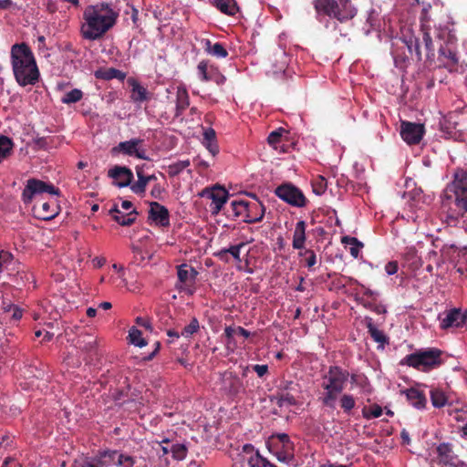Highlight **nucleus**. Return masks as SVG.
I'll use <instances>...</instances> for the list:
<instances>
[{
	"label": "nucleus",
	"mask_w": 467,
	"mask_h": 467,
	"mask_svg": "<svg viewBox=\"0 0 467 467\" xmlns=\"http://www.w3.org/2000/svg\"><path fill=\"white\" fill-rule=\"evenodd\" d=\"M118 14L108 4H97L86 7L81 34L85 39L96 40L101 37L116 23Z\"/></svg>",
	"instance_id": "f257e3e1"
},
{
	"label": "nucleus",
	"mask_w": 467,
	"mask_h": 467,
	"mask_svg": "<svg viewBox=\"0 0 467 467\" xmlns=\"http://www.w3.org/2000/svg\"><path fill=\"white\" fill-rule=\"evenodd\" d=\"M442 209L448 213L447 221L454 223L467 213V171L458 170L453 181L447 185L442 195Z\"/></svg>",
	"instance_id": "f03ea898"
},
{
	"label": "nucleus",
	"mask_w": 467,
	"mask_h": 467,
	"mask_svg": "<svg viewBox=\"0 0 467 467\" xmlns=\"http://www.w3.org/2000/svg\"><path fill=\"white\" fill-rule=\"evenodd\" d=\"M11 63L15 78L20 86H33L38 81L40 74L35 57L26 44L12 47Z\"/></svg>",
	"instance_id": "7ed1b4c3"
},
{
	"label": "nucleus",
	"mask_w": 467,
	"mask_h": 467,
	"mask_svg": "<svg viewBox=\"0 0 467 467\" xmlns=\"http://www.w3.org/2000/svg\"><path fill=\"white\" fill-rule=\"evenodd\" d=\"M349 373L337 367H330L328 371L322 378L321 386L325 390L322 397V403L329 408H335L337 396L345 388Z\"/></svg>",
	"instance_id": "20e7f679"
},
{
	"label": "nucleus",
	"mask_w": 467,
	"mask_h": 467,
	"mask_svg": "<svg viewBox=\"0 0 467 467\" xmlns=\"http://www.w3.org/2000/svg\"><path fill=\"white\" fill-rule=\"evenodd\" d=\"M315 7L317 13L323 12L341 22L351 19L356 15V9L349 0H317Z\"/></svg>",
	"instance_id": "39448f33"
},
{
	"label": "nucleus",
	"mask_w": 467,
	"mask_h": 467,
	"mask_svg": "<svg viewBox=\"0 0 467 467\" xmlns=\"http://www.w3.org/2000/svg\"><path fill=\"white\" fill-rule=\"evenodd\" d=\"M228 210L229 215L239 217L245 215V222H260L265 214V207L260 202L249 203L245 201H233Z\"/></svg>",
	"instance_id": "423d86ee"
},
{
	"label": "nucleus",
	"mask_w": 467,
	"mask_h": 467,
	"mask_svg": "<svg viewBox=\"0 0 467 467\" xmlns=\"http://www.w3.org/2000/svg\"><path fill=\"white\" fill-rule=\"evenodd\" d=\"M406 363L421 371H428L441 364V351L429 349L410 354L406 357Z\"/></svg>",
	"instance_id": "0eeeda50"
},
{
	"label": "nucleus",
	"mask_w": 467,
	"mask_h": 467,
	"mask_svg": "<svg viewBox=\"0 0 467 467\" xmlns=\"http://www.w3.org/2000/svg\"><path fill=\"white\" fill-rule=\"evenodd\" d=\"M42 193H49L51 195H59V190L53 184L45 182L37 179H29L22 192V200L25 203H30L33 199Z\"/></svg>",
	"instance_id": "6e6552de"
},
{
	"label": "nucleus",
	"mask_w": 467,
	"mask_h": 467,
	"mask_svg": "<svg viewBox=\"0 0 467 467\" xmlns=\"http://www.w3.org/2000/svg\"><path fill=\"white\" fill-rule=\"evenodd\" d=\"M275 194L285 202L296 206L304 207L306 200L303 192L291 184H283L275 191Z\"/></svg>",
	"instance_id": "1a4fd4ad"
},
{
	"label": "nucleus",
	"mask_w": 467,
	"mask_h": 467,
	"mask_svg": "<svg viewBox=\"0 0 467 467\" xmlns=\"http://www.w3.org/2000/svg\"><path fill=\"white\" fill-rule=\"evenodd\" d=\"M202 197L212 200L211 211L213 214H218L228 200V192L220 185L212 188H205L200 193Z\"/></svg>",
	"instance_id": "9d476101"
},
{
	"label": "nucleus",
	"mask_w": 467,
	"mask_h": 467,
	"mask_svg": "<svg viewBox=\"0 0 467 467\" xmlns=\"http://www.w3.org/2000/svg\"><path fill=\"white\" fill-rule=\"evenodd\" d=\"M424 132V126L420 123L410 121L401 122L400 136L409 145L418 144L421 140Z\"/></svg>",
	"instance_id": "9b49d317"
},
{
	"label": "nucleus",
	"mask_w": 467,
	"mask_h": 467,
	"mask_svg": "<svg viewBox=\"0 0 467 467\" xmlns=\"http://www.w3.org/2000/svg\"><path fill=\"white\" fill-rule=\"evenodd\" d=\"M177 274L179 280L177 287L180 290H183L192 295L193 293L195 279L198 275L197 271L188 265H182L178 267Z\"/></svg>",
	"instance_id": "f8f14e48"
},
{
	"label": "nucleus",
	"mask_w": 467,
	"mask_h": 467,
	"mask_svg": "<svg viewBox=\"0 0 467 467\" xmlns=\"http://www.w3.org/2000/svg\"><path fill=\"white\" fill-rule=\"evenodd\" d=\"M441 329L459 327L465 323L466 315L460 308H451L439 315Z\"/></svg>",
	"instance_id": "ddd939ff"
},
{
	"label": "nucleus",
	"mask_w": 467,
	"mask_h": 467,
	"mask_svg": "<svg viewBox=\"0 0 467 467\" xmlns=\"http://www.w3.org/2000/svg\"><path fill=\"white\" fill-rule=\"evenodd\" d=\"M222 389L230 396H236L244 390L242 379L231 371H225L221 378Z\"/></svg>",
	"instance_id": "4468645a"
},
{
	"label": "nucleus",
	"mask_w": 467,
	"mask_h": 467,
	"mask_svg": "<svg viewBox=\"0 0 467 467\" xmlns=\"http://www.w3.org/2000/svg\"><path fill=\"white\" fill-rule=\"evenodd\" d=\"M142 142V140L132 139L130 140L119 143L117 149L126 155L135 156L141 160H147L146 151L141 148Z\"/></svg>",
	"instance_id": "2eb2a0df"
},
{
	"label": "nucleus",
	"mask_w": 467,
	"mask_h": 467,
	"mask_svg": "<svg viewBox=\"0 0 467 467\" xmlns=\"http://www.w3.org/2000/svg\"><path fill=\"white\" fill-rule=\"evenodd\" d=\"M150 219L161 226H167L170 223L168 210L156 202L150 203Z\"/></svg>",
	"instance_id": "dca6fc26"
},
{
	"label": "nucleus",
	"mask_w": 467,
	"mask_h": 467,
	"mask_svg": "<svg viewBox=\"0 0 467 467\" xmlns=\"http://www.w3.org/2000/svg\"><path fill=\"white\" fill-rule=\"evenodd\" d=\"M109 176L116 181V184L119 187H126L130 185L133 177L132 172L125 168L116 166L109 171Z\"/></svg>",
	"instance_id": "f3484780"
},
{
	"label": "nucleus",
	"mask_w": 467,
	"mask_h": 467,
	"mask_svg": "<svg viewBox=\"0 0 467 467\" xmlns=\"http://www.w3.org/2000/svg\"><path fill=\"white\" fill-rule=\"evenodd\" d=\"M441 130L448 139L459 140L461 134L457 130V122L454 120L453 115L444 117L440 122Z\"/></svg>",
	"instance_id": "a211bd4d"
},
{
	"label": "nucleus",
	"mask_w": 467,
	"mask_h": 467,
	"mask_svg": "<svg viewBox=\"0 0 467 467\" xmlns=\"http://www.w3.org/2000/svg\"><path fill=\"white\" fill-rule=\"evenodd\" d=\"M306 224L305 221H299L296 223L294 233H293V241L292 246L294 249L302 250L305 248L306 240Z\"/></svg>",
	"instance_id": "6ab92c4d"
},
{
	"label": "nucleus",
	"mask_w": 467,
	"mask_h": 467,
	"mask_svg": "<svg viewBox=\"0 0 467 467\" xmlns=\"http://www.w3.org/2000/svg\"><path fill=\"white\" fill-rule=\"evenodd\" d=\"M437 453L441 463L451 466L457 465L458 460L453 455L451 445L446 443L441 444L437 448Z\"/></svg>",
	"instance_id": "aec40b11"
},
{
	"label": "nucleus",
	"mask_w": 467,
	"mask_h": 467,
	"mask_svg": "<svg viewBox=\"0 0 467 467\" xmlns=\"http://www.w3.org/2000/svg\"><path fill=\"white\" fill-rule=\"evenodd\" d=\"M454 40V36L449 34L447 46L441 47L439 50L440 57L448 60L446 64L447 67H455L458 64V57L455 51L449 47L450 45L453 44Z\"/></svg>",
	"instance_id": "412c9836"
},
{
	"label": "nucleus",
	"mask_w": 467,
	"mask_h": 467,
	"mask_svg": "<svg viewBox=\"0 0 467 467\" xmlns=\"http://www.w3.org/2000/svg\"><path fill=\"white\" fill-rule=\"evenodd\" d=\"M401 393L406 395L407 400L413 407L417 409H422L425 407L426 398L418 389L411 388L402 390Z\"/></svg>",
	"instance_id": "4be33fe9"
},
{
	"label": "nucleus",
	"mask_w": 467,
	"mask_h": 467,
	"mask_svg": "<svg viewBox=\"0 0 467 467\" xmlns=\"http://www.w3.org/2000/svg\"><path fill=\"white\" fill-rule=\"evenodd\" d=\"M189 105L190 99L187 89L182 86H179L176 91V116L182 115Z\"/></svg>",
	"instance_id": "5701e85b"
},
{
	"label": "nucleus",
	"mask_w": 467,
	"mask_h": 467,
	"mask_svg": "<svg viewBox=\"0 0 467 467\" xmlns=\"http://www.w3.org/2000/svg\"><path fill=\"white\" fill-rule=\"evenodd\" d=\"M114 454H117V451H105L93 458V460L98 467L116 466V458Z\"/></svg>",
	"instance_id": "b1692460"
},
{
	"label": "nucleus",
	"mask_w": 467,
	"mask_h": 467,
	"mask_svg": "<svg viewBox=\"0 0 467 467\" xmlns=\"http://www.w3.org/2000/svg\"><path fill=\"white\" fill-rule=\"evenodd\" d=\"M214 5L223 14L234 16L238 8L234 0H215Z\"/></svg>",
	"instance_id": "393cba45"
},
{
	"label": "nucleus",
	"mask_w": 467,
	"mask_h": 467,
	"mask_svg": "<svg viewBox=\"0 0 467 467\" xmlns=\"http://www.w3.org/2000/svg\"><path fill=\"white\" fill-rule=\"evenodd\" d=\"M402 43L407 47L408 51L410 55L415 53L417 59H421V54L420 51V42L416 36L412 35L410 36H406L402 39Z\"/></svg>",
	"instance_id": "a878e982"
},
{
	"label": "nucleus",
	"mask_w": 467,
	"mask_h": 467,
	"mask_svg": "<svg viewBox=\"0 0 467 467\" xmlns=\"http://www.w3.org/2000/svg\"><path fill=\"white\" fill-rule=\"evenodd\" d=\"M205 44V50L210 55L219 58H224L227 57L228 52L221 43L212 44L210 40H206Z\"/></svg>",
	"instance_id": "bb28decb"
},
{
	"label": "nucleus",
	"mask_w": 467,
	"mask_h": 467,
	"mask_svg": "<svg viewBox=\"0 0 467 467\" xmlns=\"http://www.w3.org/2000/svg\"><path fill=\"white\" fill-rule=\"evenodd\" d=\"M138 181L130 186L131 191L136 194L143 193L149 183V178L143 174L142 169H137Z\"/></svg>",
	"instance_id": "cd10ccee"
},
{
	"label": "nucleus",
	"mask_w": 467,
	"mask_h": 467,
	"mask_svg": "<svg viewBox=\"0 0 467 467\" xmlns=\"http://www.w3.org/2000/svg\"><path fill=\"white\" fill-rule=\"evenodd\" d=\"M40 208V216L43 220H50L58 213L55 202H45L41 204Z\"/></svg>",
	"instance_id": "c85d7f7f"
},
{
	"label": "nucleus",
	"mask_w": 467,
	"mask_h": 467,
	"mask_svg": "<svg viewBox=\"0 0 467 467\" xmlns=\"http://www.w3.org/2000/svg\"><path fill=\"white\" fill-rule=\"evenodd\" d=\"M198 75L203 81H209L213 79V74L215 69L213 67H209L206 61H201L197 67Z\"/></svg>",
	"instance_id": "c756f323"
},
{
	"label": "nucleus",
	"mask_w": 467,
	"mask_h": 467,
	"mask_svg": "<svg viewBox=\"0 0 467 467\" xmlns=\"http://www.w3.org/2000/svg\"><path fill=\"white\" fill-rule=\"evenodd\" d=\"M13 147L14 143L11 139L0 136V162L11 154Z\"/></svg>",
	"instance_id": "7c9ffc66"
},
{
	"label": "nucleus",
	"mask_w": 467,
	"mask_h": 467,
	"mask_svg": "<svg viewBox=\"0 0 467 467\" xmlns=\"http://www.w3.org/2000/svg\"><path fill=\"white\" fill-rule=\"evenodd\" d=\"M83 98V92L78 88L71 89L70 91L66 92L62 98L60 99V101L63 104H73L77 103L79 100H81Z\"/></svg>",
	"instance_id": "2f4dec72"
},
{
	"label": "nucleus",
	"mask_w": 467,
	"mask_h": 467,
	"mask_svg": "<svg viewBox=\"0 0 467 467\" xmlns=\"http://www.w3.org/2000/svg\"><path fill=\"white\" fill-rule=\"evenodd\" d=\"M131 99L135 102H143L148 99L147 89L137 82L132 84Z\"/></svg>",
	"instance_id": "473e14b6"
},
{
	"label": "nucleus",
	"mask_w": 467,
	"mask_h": 467,
	"mask_svg": "<svg viewBox=\"0 0 467 467\" xmlns=\"http://www.w3.org/2000/svg\"><path fill=\"white\" fill-rule=\"evenodd\" d=\"M110 213L112 214L114 220L121 225H130L135 220V217L131 213L123 214L117 208L111 209Z\"/></svg>",
	"instance_id": "72a5a7b5"
},
{
	"label": "nucleus",
	"mask_w": 467,
	"mask_h": 467,
	"mask_svg": "<svg viewBox=\"0 0 467 467\" xmlns=\"http://www.w3.org/2000/svg\"><path fill=\"white\" fill-rule=\"evenodd\" d=\"M116 458L117 467H133L136 460L134 457L117 451V454H114Z\"/></svg>",
	"instance_id": "f704fd0d"
},
{
	"label": "nucleus",
	"mask_w": 467,
	"mask_h": 467,
	"mask_svg": "<svg viewBox=\"0 0 467 467\" xmlns=\"http://www.w3.org/2000/svg\"><path fill=\"white\" fill-rule=\"evenodd\" d=\"M129 339L130 343L139 348H142L147 345L146 340L142 337L141 332L134 327L129 331Z\"/></svg>",
	"instance_id": "c9c22d12"
},
{
	"label": "nucleus",
	"mask_w": 467,
	"mask_h": 467,
	"mask_svg": "<svg viewBox=\"0 0 467 467\" xmlns=\"http://www.w3.org/2000/svg\"><path fill=\"white\" fill-rule=\"evenodd\" d=\"M190 166L189 160H182L168 166L167 172L170 176L174 177L180 174L184 169Z\"/></svg>",
	"instance_id": "e433bc0d"
},
{
	"label": "nucleus",
	"mask_w": 467,
	"mask_h": 467,
	"mask_svg": "<svg viewBox=\"0 0 467 467\" xmlns=\"http://www.w3.org/2000/svg\"><path fill=\"white\" fill-rule=\"evenodd\" d=\"M431 400L432 405L436 408H441L447 402V398L444 392L437 389L431 390Z\"/></svg>",
	"instance_id": "4c0bfd02"
},
{
	"label": "nucleus",
	"mask_w": 467,
	"mask_h": 467,
	"mask_svg": "<svg viewBox=\"0 0 467 467\" xmlns=\"http://www.w3.org/2000/svg\"><path fill=\"white\" fill-rule=\"evenodd\" d=\"M78 345L85 351H92L97 347V338L92 335H86L78 340Z\"/></svg>",
	"instance_id": "58836bf2"
},
{
	"label": "nucleus",
	"mask_w": 467,
	"mask_h": 467,
	"mask_svg": "<svg viewBox=\"0 0 467 467\" xmlns=\"http://www.w3.org/2000/svg\"><path fill=\"white\" fill-rule=\"evenodd\" d=\"M362 414L363 417L368 420L379 418L382 414V408L378 404H373L371 406L363 408Z\"/></svg>",
	"instance_id": "ea45409f"
},
{
	"label": "nucleus",
	"mask_w": 467,
	"mask_h": 467,
	"mask_svg": "<svg viewBox=\"0 0 467 467\" xmlns=\"http://www.w3.org/2000/svg\"><path fill=\"white\" fill-rule=\"evenodd\" d=\"M404 258L413 267H419L420 265V259L418 255L417 250L414 247H407L404 254Z\"/></svg>",
	"instance_id": "a19ab883"
},
{
	"label": "nucleus",
	"mask_w": 467,
	"mask_h": 467,
	"mask_svg": "<svg viewBox=\"0 0 467 467\" xmlns=\"http://www.w3.org/2000/svg\"><path fill=\"white\" fill-rule=\"evenodd\" d=\"M249 467H275L271 464L266 459L263 458L258 453L251 456L248 461Z\"/></svg>",
	"instance_id": "79ce46f5"
},
{
	"label": "nucleus",
	"mask_w": 467,
	"mask_h": 467,
	"mask_svg": "<svg viewBox=\"0 0 467 467\" xmlns=\"http://www.w3.org/2000/svg\"><path fill=\"white\" fill-rule=\"evenodd\" d=\"M313 192L317 195H321L325 192L327 187V179L323 176H317L312 182Z\"/></svg>",
	"instance_id": "37998d69"
},
{
	"label": "nucleus",
	"mask_w": 467,
	"mask_h": 467,
	"mask_svg": "<svg viewBox=\"0 0 467 467\" xmlns=\"http://www.w3.org/2000/svg\"><path fill=\"white\" fill-rule=\"evenodd\" d=\"M172 457L177 461L183 460L187 455V448L185 445L181 443H176L171 446V449Z\"/></svg>",
	"instance_id": "c03bdc74"
},
{
	"label": "nucleus",
	"mask_w": 467,
	"mask_h": 467,
	"mask_svg": "<svg viewBox=\"0 0 467 467\" xmlns=\"http://www.w3.org/2000/svg\"><path fill=\"white\" fill-rule=\"evenodd\" d=\"M199 329V322L196 318H192L189 325H187L182 331L181 332V336L183 337H190L194 333H196Z\"/></svg>",
	"instance_id": "a18cd8bd"
},
{
	"label": "nucleus",
	"mask_w": 467,
	"mask_h": 467,
	"mask_svg": "<svg viewBox=\"0 0 467 467\" xmlns=\"http://www.w3.org/2000/svg\"><path fill=\"white\" fill-rule=\"evenodd\" d=\"M368 332H369L371 337L376 342L383 344L387 341V338H386L384 333L382 331L379 330L378 328H376L372 324H368Z\"/></svg>",
	"instance_id": "49530a36"
},
{
	"label": "nucleus",
	"mask_w": 467,
	"mask_h": 467,
	"mask_svg": "<svg viewBox=\"0 0 467 467\" xmlns=\"http://www.w3.org/2000/svg\"><path fill=\"white\" fill-rule=\"evenodd\" d=\"M355 400L351 395L344 394L340 400L341 408L345 411H349L355 407Z\"/></svg>",
	"instance_id": "de8ad7c7"
},
{
	"label": "nucleus",
	"mask_w": 467,
	"mask_h": 467,
	"mask_svg": "<svg viewBox=\"0 0 467 467\" xmlns=\"http://www.w3.org/2000/svg\"><path fill=\"white\" fill-rule=\"evenodd\" d=\"M244 247V244H237V245H232L230 246L229 248L227 249H223L220 252V254H226V253H229L233 255V257L237 260L238 262L241 261V258H240V251H241V248Z\"/></svg>",
	"instance_id": "09e8293b"
},
{
	"label": "nucleus",
	"mask_w": 467,
	"mask_h": 467,
	"mask_svg": "<svg viewBox=\"0 0 467 467\" xmlns=\"http://www.w3.org/2000/svg\"><path fill=\"white\" fill-rule=\"evenodd\" d=\"M301 256H306V264L308 268L313 267L317 264V255L313 250H306L304 253L299 254Z\"/></svg>",
	"instance_id": "8fccbe9b"
},
{
	"label": "nucleus",
	"mask_w": 467,
	"mask_h": 467,
	"mask_svg": "<svg viewBox=\"0 0 467 467\" xmlns=\"http://www.w3.org/2000/svg\"><path fill=\"white\" fill-rule=\"evenodd\" d=\"M12 259L13 256L10 253L5 251L0 252V273H2L7 267Z\"/></svg>",
	"instance_id": "3c124183"
},
{
	"label": "nucleus",
	"mask_w": 467,
	"mask_h": 467,
	"mask_svg": "<svg viewBox=\"0 0 467 467\" xmlns=\"http://www.w3.org/2000/svg\"><path fill=\"white\" fill-rule=\"evenodd\" d=\"M422 31H423V42L425 44V47H426V50L429 53H431V55H433V51H434V47H433V43H432V39H431V36L430 35V32L428 29L426 28H422Z\"/></svg>",
	"instance_id": "603ef678"
},
{
	"label": "nucleus",
	"mask_w": 467,
	"mask_h": 467,
	"mask_svg": "<svg viewBox=\"0 0 467 467\" xmlns=\"http://www.w3.org/2000/svg\"><path fill=\"white\" fill-rule=\"evenodd\" d=\"M284 131H285L284 129H279V130L272 131L267 138L268 143L270 145L275 147V145L280 141V138Z\"/></svg>",
	"instance_id": "864d4df0"
},
{
	"label": "nucleus",
	"mask_w": 467,
	"mask_h": 467,
	"mask_svg": "<svg viewBox=\"0 0 467 467\" xmlns=\"http://www.w3.org/2000/svg\"><path fill=\"white\" fill-rule=\"evenodd\" d=\"M278 461L288 462L292 459V450L283 449L280 451L275 452Z\"/></svg>",
	"instance_id": "5fc2aeb1"
},
{
	"label": "nucleus",
	"mask_w": 467,
	"mask_h": 467,
	"mask_svg": "<svg viewBox=\"0 0 467 467\" xmlns=\"http://www.w3.org/2000/svg\"><path fill=\"white\" fill-rule=\"evenodd\" d=\"M378 16H378V14L375 11H371L368 14V19H367V23L369 24V26H370V27L372 29H377L380 26Z\"/></svg>",
	"instance_id": "6e6d98bb"
},
{
	"label": "nucleus",
	"mask_w": 467,
	"mask_h": 467,
	"mask_svg": "<svg viewBox=\"0 0 467 467\" xmlns=\"http://www.w3.org/2000/svg\"><path fill=\"white\" fill-rule=\"evenodd\" d=\"M296 400L294 396L290 395L289 393H284L280 396L279 399V404L281 406L284 405H294L296 404Z\"/></svg>",
	"instance_id": "4d7b16f0"
},
{
	"label": "nucleus",
	"mask_w": 467,
	"mask_h": 467,
	"mask_svg": "<svg viewBox=\"0 0 467 467\" xmlns=\"http://www.w3.org/2000/svg\"><path fill=\"white\" fill-rule=\"evenodd\" d=\"M277 437L279 439V441L282 443L283 449L292 450V442L290 441L289 437L286 434H279Z\"/></svg>",
	"instance_id": "13d9d810"
},
{
	"label": "nucleus",
	"mask_w": 467,
	"mask_h": 467,
	"mask_svg": "<svg viewBox=\"0 0 467 467\" xmlns=\"http://www.w3.org/2000/svg\"><path fill=\"white\" fill-rule=\"evenodd\" d=\"M73 467H98L95 461L93 459L91 460H85V461H77L74 462Z\"/></svg>",
	"instance_id": "bf43d9fd"
},
{
	"label": "nucleus",
	"mask_w": 467,
	"mask_h": 467,
	"mask_svg": "<svg viewBox=\"0 0 467 467\" xmlns=\"http://www.w3.org/2000/svg\"><path fill=\"white\" fill-rule=\"evenodd\" d=\"M385 271H386L387 275H392L396 274L398 271V263L396 261L389 262L385 265Z\"/></svg>",
	"instance_id": "052dcab7"
},
{
	"label": "nucleus",
	"mask_w": 467,
	"mask_h": 467,
	"mask_svg": "<svg viewBox=\"0 0 467 467\" xmlns=\"http://www.w3.org/2000/svg\"><path fill=\"white\" fill-rule=\"evenodd\" d=\"M203 139L207 143H211L215 139V131L213 129H208L203 133Z\"/></svg>",
	"instance_id": "680f3d73"
},
{
	"label": "nucleus",
	"mask_w": 467,
	"mask_h": 467,
	"mask_svg": "<svg viewBox=\"0 0 467 467\" xmlns=\"http://www.w3.org/2000/svg\"><path fill=\"white\" fill-rule=\"evenodd\" d=\"M254 370L256 372V374L259 376V377H263L265 376L267 371H268V367L267 365H254Z\"/></svg>",
	"instance_id": "e2e57ef3"
},
{
	"label": "nucleus",
	"mask_w": 467,
	"mask_h": 467,
	"mask_svg": "<svg viewBox=\"0 0 467 467\" xmlns=\"http://www.w3.org/2000/svg\"><path fill=\"white\" fill-rule=\"evenodd\" d=\"M234 334H236V328H234L232 327H225L224 335L227 337V342H226L227 345L231 344L232 338Z\"/></svg>",
	"instance_id": "0e129e2a"
},
{
	"label": "nucleus",
	"mask_w": 467,
	"mask_h": 467,
	"mask_svg": "<svg viewBox=\"0 0 467 467\" xmlns=\"http://www.w3.org/2000/svg\"><path fill=\"white\" fill-rule=\"evenodd\" d=\"M15 5L12 0H0V9L5 10L13 7Z\"/></svg>",
	"instance_id": "69168bd1"
},
{
	"label": "nucleus",
	"mask_w": 467,
	"mask_h": 467,
	"mask_svg": "<svg viewBox=\"0 0 467 467\" xmlns=\"http://www.w3.org/2000/svg\"><path fill=\"white\" fill-rule=\"evenodd\" d=\"M364 296H368V298H371V299L375 300L377 298V296H379V293L376 292V291H372V290H370L368 288H365Z\"/></svg>",
	"instance_id": "338daca9"
},
{
	"label": "nucleus",
	"mask_w": 467,
	"mask_h": 467,
	"mask_svg": "<svg viewBox=\"0 0 467 467\" xmlns=\"http://www.w3.org/2000/svg\"><path fill=\"white\" fill-rule=\"evenodd\" d=\"M136 322L138 325L146 327L147 329H151V325L149 321L143 319L142 317H137Z\"/></svg>",
	"instance_id": "774afa93"
}]
</instances>
